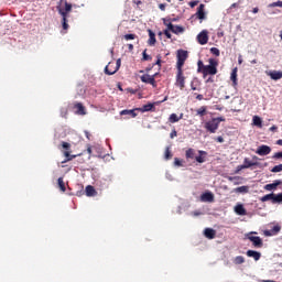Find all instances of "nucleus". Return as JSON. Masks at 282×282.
Returning a JSON list of instances; mask_svg holds the SVG:
<instances>
[{
  "mask_svg": "<svg viewBox=\"0 0 282 282\" xmlns=\"http://www.w3.org/2000/svg\"><path fill=\"white\" fill-rule=\"evenodd\" d=\"M153 109V104L144 105L142 111H151Z\"/></svg>",
  "mask_w": 282,
  "mask_h": 282,
  "instance_id": "ea45409f",
  "label": "nucleus"
},
{
  "mask_svg": "<svg viewBox=\"0 0 282 282\" xmlns=\"http://www.w3.org/2000/svg\"><path fill=\"white\" fill-rule=\"evenodd\" d=\"M207 108L206 106H203L196 110L197 116H200V118H204L206 116Z\"/></svg>",
  "mask_w": 282,
  "mask_h": 282,
  "instance_id": "473e14b6",
  "label": "nucleus"
},
{
  "mask_svg": "<svg viewBox=\"0 0 282 282\" xmlns=\"http://www.w3.org/2000/svg\"><path fill=\"white\" fill-rule=\"evenodd\" d=\"M210 54H213L214 56H219V54H220L219 48H217V47H212V48H210Z\"/></svg>",
  "mask_w": 282,
  "mask_h": 282,
  "instance_id": "a19ab883",
  "label": "nucleus"
},
{
  "mask_svg": "<svg viewBox=\"0 0 282 282\" xmlns=\"http://www.w3.org/2000/svg\"><path fill=\"white\" fill-rule=\"evenodd\" d=\"M175 166H182V161L177 158L174 159Z\"/></svg>",
  "mask_w": 282,
  "mask_h": 282,
  "instance_id": "09e8293b",
  "label": "nucleus"
},
{
  "mask_svg": "<svg viewBox=\"0 0 282 282\" xmlns=\"http://www.w3.org/2000/svg\"><path fill=\"white\" fill-rule=\"evenodd\" d=\"M278 130H279V127H276V126H272L271 128H269V131H272V132L278 131Z\"/></svg>",
  "mask_w": 282,
  "mask_h": 282,
  "instance_id": "4d7b16f0",
  "label": "nucleus"
},
{
  "mask_svg": "<svg viewBox=\"0 0 282 282\" xmlns=\"http://www.w3.org/2000/svg\"><path fill=\"white\" fill-rule=\"evenodd\" d=\"M269 8H282V1H276L269 4Z\"/></svg>",
  "mask_w": 282,
  "mask_h": 282,
  "instance_id": "58836bf2",
  "label": "nucleus"
},
{
  "mask_svg": "<svg viewBox=\"0 0 282 282\" xmlns=\"http://www.w3.org/2000/svg\"><path fill=\"white\" fill-rule=\"evenodd\" d=\"M235 265H241V263H246V258L243 256H238L234 259Z\"/></svg>",
  "mask_w": 282,
  "mask_h": 282,
  "instance_id": "2f4dec72",
  "label": "nucleus"
},
{
  "mask_svg": "<svg viewBox=\"0 0 282 282\" xmlns=\"http://www.w3.org/2000/svg\"><path fill=\"white\" fill-rule=\"evenodd\" d=\"M87 153H88L89 155H91V148H90V145H88V148H87Z\"/></svg>",
  "mask_w": 282,
  "mask_h": 282,
  "instance_id": "e2e57ef3",
  "label": "nucleus"
},
{
  "mask_svg": "<svg viewBox=\"0 0 282 282\" xmlns=\"http://www.w3.org/2000/svg\"><path fill=\"white\" fill-rule=\"evenodd\" d=\"M252 12L253 14H257L259 12V8H253Z\"/></svg>",
  "mask_w": 282,
  "mask_h": 282,
  "instance_id": "0e129e2a",
  "label": "nucleus"
},
{
  "mask_svg": "<svg viewBox=\"0 0 282 282\" xmlns=\"http://www.w3.org/2000/svg\"><path fill=\"white\" fill-rule=\"evenodd\" d=\"M128 48H129L130 52H133V44H129Z\"/></svg>",
  "mask_w": 282,
  "mask_h": 282,
  "instance_id": "bf43d9fd",
  "label": "nucleus"
},
{
  "mask_svg": "<svg viewBox=\"0 0 282 282\" xmlns=\"http://www.w3.org/2000/svg\"><path fill=\"white\" fill-rule=\"evenodd\" d=\"M267 76H270L272 80H281L282 72L281 70H265Z\"/></svg>",
  "mask_w": 282,
  "mask_h": 282,
  "instance_id": "2eb2a0df",
  "label": "nucleus"
},
{
  "mask_svg": "<svg viewBox=\"0 0 282 282\" xmlns=\"http://www.w3.org/2000/svg\"><path fill=\"white\" fill-rule=\"evenodd\" d=\"M159 8H160V10H162V12H164V10H166V4L161 3V4H159Z\"/></svg>",
  "mask_w": 282,
  "mask_h": 282,
  "instance_id": "6e6d98bb",
  "label": "nucleus"
},
{
  "mask_svg": "<svg viewBox=\"0 0 282 282\" xmlns=\"http://www.w3.org/2000/svg\"><path fill=\"white\" fill-rule=\"evenodd\" d=\"M166 28H167V31H172L173 30V28H175V25H173V23H171V22H169V24L166 25Z\"/></svg>",
  "mask_w": 282,
  "mask_h": 282,
  "instance_id": "3c124183",
  "label": "nucleus"
},
{
  "mask_svg": "<svg viewBox=\"0 0 282 282\" xmlns=\"http://www.w3.org/2000/svg\"><path fill=\"white\" fill-rule=\"evenodd\" d=\"M235 212L237 213V215H246V208L243 207V205H237L235 207Z\"/></svg>",
  "mask_w": 282,
  "mask_h": 282,
  "instance_id": "c756f323",
  "label": "nucleus"
},
{
  "mask_svg": "<svg viewBox=\"0 0 282 282\" xmlns=\"http://www.w3.org/2000/svg\"><path fill=\"white\" fill-rule=\"evenodd\" d=\"M113 63L110 62L106 67H105V74H107V76H113V74H116V72H118V69H120V65H121V59H117L116 62V66L113 67ZM109 67H113V69H109Z\"/></svg>",
  "mask_w": 282,
  "mask_h": 282,
  "instance_id": "6e6552de",
  "label": "nucleus"
},
{
  "mask_svg": "<svg viewBox=\"0 0 282 282\" xmlns=\"http://www.w3.org/2000/svg\"><path fill=\"white\" fill-rule=\"evenodd\" d=\"M215 142H219L220 144H223L224 142V137H216L214 138Z\"/></svg>",
  "mask_w": 282,
  "mask_h": 282,
  "instance_id": "de8ad7c7",
  "label": "nucleus"
},
{
  "mask_svg": "<svg viewBox=\"0 0 282 282\" xmlns=\"http://www.w3.org/2000/svg\"><path fill=\"white\" fill-rule=\"evenodd\" d=\"M261 282H276L274 280H262Z\"/></svg>",
  "mask_w": 282,
  "mask_h": 282,
  "instance_id": "338daca9",
  "label": "nucleus"
},
{
  "mask_svg": "<svg viewBox=\"0 0 282 282\" xmlns=\"http://www.w3.org/2000/svg\"><path fill=\"white\" fill-rule=\"evenodd\" d=\"M86 195H87V197H96V195H98V192H96V188H94V186L87 185L86 186Z\"/></svg>",
  "mask_w": 282,
  "mask_h": 282,
  "instance_id": "a878e982",
  "label": "nucleus"
},
{
  "mask_svg": "<svg viewBox=\"0 0 282 282\" xmlns=\"http://www.w3.org/2000/svg\"><path fill=\"white\" fill-rule=\"evenodd\" d=\"M156 76L158 73H155L154 75L144 74L140 78L142 83H145V85H152V87H158V82H155Z\"/></svg>",
  "mask_w": 282,
  "mask_h": 282,
  "instance_id": "0eeeda50",
  "label": "nucleus"
},
{
  "mask_svg": "<svg viewBox=\"0 0 282 282\" xmlns=\"http://www.w3.org/2000/svg\"><path fill=\"white\" fill-rule=\"evenodd\" d=\"M247 257H251L252 259H254V261H259V259H261V252L254 251V250H248Z\"/></svg>",
  "mask_w": 282,
  "mask_h": 282,
  "instance_id": "393cba45",
  "label": "nucleus"
},
{
  "mask_svg": "<svg viewBox=\"0 0 282 282\" xmlns=\"http://www.w3.org/2000/svg\"><path fill=\"white\" fill-rule=\"evenodd\" d=\"M249 188L248 186H240V187H236L234 189V193H248Z\"/></svg>",
  "mask_w": 282,
  "mask_h": 282,
  "instance_id": "f704fd0d",
  "label": "nucleus"
},
{
  "mask_svg": "<svg viewBox=\"0 0 282 282\" xmlns=\"http://www.w3.org/2000/svg\"><path fill=\"white\" fill-rule=\"evenodd\" d=\"M58 13L62 17L63 30H68L69 29V24H67V17H68L69 12L65 11V9H63V8H58Z\"/></svg>",
  "mask_w": 282,
  "mask_h": 282,
  "instance_id": "1a4fd4ad",
  "label": "nucleus"
},
{
  "mask_svg": "<svg viewBox=\"0 0 282 282\" xmlns=\"http://www.w3.org/2000/svg\"><path fill=\"white\" fill-rule=\"evenodd\" d=\"M148 34H149L148 44L151 47H153V45H155V43L158 42V40H155V34L151 29L148 30Z\"/></svg>",
  "mask_w": 282,
  "mask_h": 282,
  "instance_id": "4be33fe9",
  "label": "nucleus"
},
{
  "mask_svg": "<svg viewBox=\"0 0 282 282\" xmlns=\"http://www.w3.org/2000/svg\"><path fill=\"white\" fill-rule=\"evenodd\" d=\"M171 32H173V34H182V32H184V28H182L180 25H174V28Z\"/></svg>",
  "mask_w": 282,
  "mask_h": 282,
  "instance_id": "c9c22d12",
  "label": "nucleus"
},
{
  "mask_svg": "<svg viewBox=\"0 0 282 282\" xmlns=\"http://www.w3.org/2000/svg\"><path fill=\"white\" fill-rule=\"evenodd\" d=\"M196 100H204V95H197Z\"/></svg>",
  "mask_w": 282,
  "mask_h": 282,
  "instance_id": "13d9d810",
  "label": "nucleus"
},
{
  "mask_svg": "<svg viewBox=\"0 0 282 282\" xmlns=\"http://www.w3.org/2000/svg\"><path fill=\"white\" fill-rule=\"evenodd\" d=\"M237 72H238V68L235 67L230 74V80L232 82L231 85H232V87H235V89H237V86L239 85L238 79H237Z\"/></svg>",
  "mask_w": 282,
  "mask_h": 282,
  "instance_id": "a211bd4d",
  "label": "nucleus"
},
{
  "mask_svg": "<svg viewBox=\"0 0 282 282\" xmlns=\"http://www.w3.org/2000/svg\"><path fill=\"white\" fill-rule=\"evenodd\" d=\"M184 118V113H181L180 117L176 113H172L169 117V122L175 124V122H180Z\"/></svg>",
  "mask_w": 282,
  "mask_h": 282,
  "instance_id": "b1692460",
  "label": "nucleus"
},
{
  "mask_svg": "<svg viewBox=\"0 0 282 282\" xmlns=\"http://www.w3.org/2000/svg\"><path fill=\"white\" fill-rule=\"evenodd\" d=\"M249 241H251L254 248H263V240L259 236H249Z\"/></svg>",
  "mask_w": 282,
  "mask_h": 282,
  "instance_id": "ddd939ff",
  "label": "nucleus"
},
{
  "mask_svg": "<svg viewBox=\"0 0 282 282\" xmlns=\"http://www.w3.org/2000/svg\"><path fill=\"white\" fill-rule=\"evenodd\" d=\"M251 166H259V163L252 162L249 159H245L243 165L241 166V169H251Z\"/></svg>",
  "mask_w": 282,
  "mask_h": 282,
  "instance_id": "cd10ccee",
  "label": "nucleus"
},
{
  "mask_svg": "<svg viewBox=\"0 0 282 282\" xmlns=\"http://www.w3.org/2000/svg\"><path fill=\"white\" fill-rule=\"evenodd\" d=\"M191 89H192V91H197V86H195V83H191Z\"/></svg>",
  "mask_w": 282,
  "mask_h": 282,
  "instance_id": "603ef678",
  "label": "nucleus"
},
{
  "mask_svg": "<svg viewBox=\"0 0 282 282\" xmlns=\"http://www.w3.org/2000/svg\"><path fill=\"white\" fill-rule=\"evenodd\" d=\"M198 3H199V1H192V2H189V7L195 8V6H197Z\"/></svg>",
  "mask_w": 282,
  "mask_h": 282,
  "instance_id": "864d4df0",
  "label": "nucleus"
},
{
  "mask_svg": "<svg viewBox=\"0 0 282 282\" xmlns=\"http://www.w3.org/2000/svg\"><path fill=\"white\" fill-rule=\"evenodd\" d=\"M197 72H198V74H203L204 73V69H205V67H206V65H204V62H202V59H199L198 62H197Z\"/></svg>",
  "mask_w": 282,
  "mask_h": 282,
  "instance_id": "72a5a7b5",
  "label": "nucleus"
},
{
  "mask_svg": "<svg viewBox=\"0 0 282 282\" xmlns=\"http://www.w3.org/2000/svg\"><path fill=\"white\" fill-rule=\"evenodd\" d=\"M206 83H214L213 77H209Z\"/></svg>",
  "mask_w": 282,
  "mask_h": 282,
  "instance_id": "69168bd1",
  "label": "nucleus"
},
{
  "mask_svg": "<svg viewBox=\"0 0 282 282\" xmlns=\"http://www.w3.org/2000/svg\"><path fill=\"white\" fill-rule=\"evenodd\" d=\"M123 39H124L126 41H133V40L137 39V35L133 34V33H130V34L123 35Z\"/></svg>",
  "mask_w": 282,
  "mask_h": 282,
  "instance_id": "e433bc0d",
  "label": "nucleus"
},
{
  "mask_svg": "<svg viewBox=\"0 0 282 282\" xmlns=\"http://www.w3.org/2000/svg\"><path fill=\"white\" fill-rule=\"evenodd\" d=\"M282 164L275 165L271 169V173H281Z\"/></svg>",
  "mask_w": 282,
  "mask_h": 282,
  "instance_id": "4c0bfd02",
  "label": "nucleus"
},
{
  "mask_svg": "<svg viewBox=\"0 0 282 282\" xmlns=\"http://www.w3.org/2000/svg\"><path fill=\"white\" fill-rule=\"evenodd\" d=\"M135 111H140V109H133V110H122L120 112V116H130V118H135L138 116V113H135Z\"/></svg>",
  "mask_w": 282,
  "mask_h": 282,
  "instance_id": "bb28decb",
  "label": "nucleus"
},
{
  "mask_svg": "<svg viewBox=\"0 0 282 282\" xmlns=\"http://www.w3.org/2000/svg\"><path fill=\"white\" fill-rule=\"evenodd\" d=\"M164 35L166 36V39H171V32L169 30L164 31Z\"/></svg>",
  "mask_w": 282,
  "mask_h": 282,
  "instance_id": "5fc2aeb1",
  "label": "nucleus"
},
{
  "mask_svg": "<svg viewBox=\"0 0 282 282\" xmlns=\"http://www.w3.org/2000/svg\"><path fill=\"white\" fill-rule=\"evenodd\" d=\"M171 158H173V154L171 153V150L169 148H166V150H165V160H171Z\"/></svg>",
  "mask_w": 282,
  "mask_h": 282,
  "instance_id": "79ce46f5",
  "label": "nucleus"
},
{
  "mask_svg": "<svg viewBox=\"0 0 282 282\" xmlns=\"http://www.w3.org/2000/svg\"><path fill=\"white\" fill-rule=\"evenodd\" d=\"M273 160H282V151L281 152H275L272 156Z\"/></svg>",
  "mask_w": 282,
  "mask_h": 282,
  "instance_id": "37998d69",
  "label": "nucleus"
},
{
  "mask_svg": "<svg viewBox=\"0 0 282 282\" xmlns=\"http://www.w3.org/2000/svg\"><path fill=\"white\" fill-rule=\"evenodd\" d=\"M197 156V152L195 151V149H187L185 152V158L186 160H195V158Z\"/></svg>",
  "mask_w": 282,
  "mask_h": 282,
  "instance_id": "5701e85b",
  "label": "nucleus"
},
{
  "mask_svg": "<svg viewBox=\"0 0 282 282\" xmlns=\"http://www.w3.org/2000/svg\"><path fill=\"white\" fill-rule=\"evenodd\" d=\"M153 57L151 55L147 54V51H143V61H152Z\"/></svg>",
  "mask_w": 282,
  "mask_h": 282,
  "instance_id": "a18cd8bd",
  "label": "nucleus"
},
{
  "mask_svg": "<svg viewBox=\"0 0 282 282\" xmlns=\"http://www.w3.org/2000/svg\"><path fill=\"white\" fill-rule=\"evenodd\" d=\"M198 154L199 155H196L195 158L196 162H198V164H204V162H206V155H208V153L206 151L199 150Z\"/></svg>",
  "mask_w": 282,
  "mask_h": 282,
  "instance_id": "6ab92c4d",
  "label": "nucleus"
},
{
  "mask_svg": "<svg viewBox=\"0 0 282 282\" xmlns=\"http://www.w3.org/2000/svg\"><path fill=\"white\" fill-rule=\"evenodd\" d=\"M61 147L62 148L59 149L63 152L64 156L66 158V162H72V160H75V158H77V155L72 154L70 143L63 141Z\"/></svg>",
  "mask_w": 282,
  "mask_h": 282,
  "instance_id": "7ed1b4c3",
  "label": "nucleus"
},
{
  "mask_svg": "<svg viewBox=\"0 0 282 282\" xmlns=\"http://www.w3.org/2000/svg\"><path fill=\"white\" fill-rule=\"evenodd\" d=\"M170 138L173 140V138H177V131L176 130H172V132L170 133Z\"/></svg>",
  "mask_w": 282,
  "mask_h": 282,
  "instance_id": "8fccbe9b",
  "label": "nucleus"
},
{
  "mask_svg": "<svg viewBox=\"0 0 282 282\" xmlns=\"http://www.w3.org/2000/svg\"><path fill=\"white\" fill-rule=\"evenodd\" d=\"M74 109H76L75 113H77V116H85V106H83V104L77 102L74 105Z\"/></svg>",
  "mask_w": 282,
  "mask_h": 282,
  "instance_id": "412c9836",
  "label": "nucleus"
},
{
  "mask_svg": "<svg viewBox=\"0 0 282 282\" xmlns=\"http://www.w3.org/2000/svg\"><path fill=\"white\" fill-rule=\"evenodd\" d=\"M58 188L62 191V193H65L67 188L65 187V181H63V177H59L57 180Z\"/></svg>",
  "mask_w": 282,
  "mask_h": 282,
  "instance_id": "7c9ffc66",
  "label": "nucleus"
},
{
  "mask_svg": "<svg viewBox=\"0 0 282 282\" xmlns=\"http://www.w3.org/2000/svg\"><path fill=\"white\" fill-rule=\"evenodd\" d=\"M281 232V226L275 225L272 227V229H267L263 231L264 237H274L275 235H279Z\"/></svg>",
  "mask_w": 282,
  "mask_h": 282,
  "instance_id": "9b49d317",
  "label": "nucleus"
},
{
  "mask_svg": "<svg viewBox=\"0 0 282 282\" xmlns=\"http://www.w3.org/2000/svg\"><path fill=\"white\" fill-rule=\"evenodd\" d=\"M206 6L205 4H199L197 8L196 13L194 14V17H196V19H198L199 21H204L206 19Z\"/></svg>",
  "mask_w": 282,
  "mask_h": 282,
  "instance_id": "9d476101",
  "label": "nucleus"
},
{
  "mask_svg": "<svg viewBox=\"0 0 282 282\" xmlns=\"http://www.w3.org/2000/svg\"><path fill=\"white\" fill-rule=\"evenodd\" d=\"M226 122V118L217 117L212 118V120L205 122L204 129H206L207 133H217V129H219V123Z\"/></svg>",
  "mask_w": 282,
  "mask_h": 282,
  "instance_id": "f257e3e1",
  "label": "nucleus"
},
{
  "mask_svg": "<svg viewBox=\"0 0 282 282\" xmlns=\"http://www.w3.org/2000/svg\"><path fill=\"white\" fill-rule=\"evenodd\" d=\"M209 65H205V68L203 70V76L206 78V76H215L217 74V67L219 66V62L215 58L208 59Z\"/></svg>",
  "mask_w": 282,
  "mask_h": 282,
  "instance_id": "f03ea898",
  "label": "nucleus"
},
{
  "mask_svg": "<svg viewBox=\"0 0 282 282\" xmlns=\"http://www.w3.org/2000/svg\"><path fill=\"white\" fill-rule=\"evenodd\" d=\"M176 87H178L181 90L186 87V77L184 76V69H176Z\"/></svg>",
  "mask_w": 282,
  "mask_h": 282,
  "instance_id": "423d86ee",
  "label": "nucleus"
},
{
  "mask_svg": "<svg viewBox=\"0 0 282 282\" xmlns=\"http://www.w3.org/2000/svg\"><path fill=\"white\" fill-rule=\"evenodd\" d=\"M176 58V69H183L184 63H186V58H188V51L178 50Z\"/></svg>",
  "mask_w": 282,
  "mask_h": 282,
  "instance_id": "20e7f679",
  "label": "nucleus"
},
{
  "mask_svg": "<svg viewBox=\"0 0 282 282\" xmlns=\"http://www.w3.org/2000/svg\"><path fill=\"white\" fill-rule=\"evenodd\" d=\"M224 36V32H218V37L221 39Z\"/></svg>",
  "mask_w": 282,
  "mask_h": 282,
  "instance_id": "774afa93",
  "label": "nucleus"
},
{
  "mask_svg": "<svg viewBox=\"0 0 282 282\" xmlns=\"http://www.w3.org/2000/svg\"><path fill=\"white\" fill-rule=\"evenodd\" d=\"M276 144H278L279 147H282V139H279V140L276 141Z\"/></svg>",
  "mask_w": 282,
  "mask_h": 282,
  "instance_id": "680f3d73",
  "label": "nucleus"
},
{
  "mask_svg": "<svg viewBox=\"0 0 282 282\" xmlns=\"http://www.w3.org/2000/svg\"><path fill=\"white\" fill-rule=\"evenodd\" d=\"M64 12H72V3L65 2Z\"/></svg>",
  "mask_w": 282,
  "mask_h": 282,
  "instance_id": "c03bdc74",
  "label": "nucleus"
},
{
  "mask_svg": "<svg viewBox=\"0 0 282 282\" xmlns=\"http://www.w3.org/2000/svg\"><path fill=\"white\" fill-rule=\"evenodd\" d=\"M199 45H206L208 43V31L204 30L197 35Z\"/></svg>",
  "mask_w": 282,
  "mask_h": 282,
  "instance_id": "4468645a",
  "label": "nucleus"
},
{
  "mask_svg": "<svg viewBox=\"0 0 282 282\" xmlns=\"http://www.w3.org/2000/svg\"><path fill=\"white\" fill-rule=\"evenodd\" d=\"M252 122H253L254 127H259V129H261L263 127V120L259 116H253Z\"/></svg>",
  "mask_w": 282,
  "mask_h": 282,
  "instance_id": "c85d7f7f",
  "label": "nucleus"
},
{
  "mask_svg": "<svg viewBox=\"0 0 282 282\" xmlns=\"http://www.w3.org/2000/svg\"><path fill=\"white\" fill-rule=\"evenodd\" d=\"M204 235L206 239H215V237H217V231L213 228H205Z\"/></svg>",
  "mask_w": 282,
  "mask_h": 282,
  "instance_id": "f3484780",
  "label": "nucleus"
},
{
  "mask_svg": "<svg viewBox=\"0 0 282 282\" xmlns=\"http://www.w3.org/2000/svg\"><path fill=\"white\" fill-rule=\"evenodd\" d=\"M281 180H275L273 183L264 185V191H276L278 186H281Z\"/></svg>",
  "mask_w": 282,
  "mask_h": 282,
  "instance_id": "dca6fc26",
  "label": "nucleus"
},
{
  "mask_svg": "<svg viewBox=\"0 0 282 282\" xmlns=\"http://www.w3.org/2000/svg\"><path fill=\"white\" fill-rule=\"evenodd\" d=\"M200 199H202V202L213 203V202H215V195H213V193H210V192H207V193L202 194Z\"/></svg>",
  "mask_w": 282,
  "mask_h": 282,
  "instance_id": "aec40b11",
  "label": "nucleus"
},
{
  "mask_svg": "<svg viewBox=\"0 0 282 282\" xmlns=\"http://www.w3.org/2000/svg\"><path fill=\"white\" fill-rule=\"evenodd\" d=\"M62 118H67V110H65L64 112H62Z\"/></svg>",
  "mask_w": 282,
  "mask_h": 282,
  "instance_id": "052dcab7",
  "label": "nucleus"
},
{
  "mask_svg": "<svg viewBox=\"0 0 282 282\" xmlns=\"http://www.w3.org/2000/svg\"><path fill=\"white\" fill-rule=\"evenodd\" d=\"M156 62H155V65H158L159 67H162V56L158 55L156 56Z\"/></svg>",
  "mask_w": 282,
  "mask_h": 282,
  "instance_id": "49530a36",
  "label": "nucleus"
},
{
  "mask_svg": "<svg viewBox=\"0 0 282 282\" xmlns=\"http://www.w3.org/2000/svg\"><path fill=\"white\" fill-rule=\"evenodd\" d=\"M257 155H270V153H272V148H270V145H260L257 151H256Z\"/></svg>",
  "mask_w": 282,
  "mask_h": 282,
  "instance_id": "f8f14e48",
  "label": "nucleus"
},
{
  "mask_svg": "<svg viewBox=\"0 0 282 282\" xmlns=\"http://www.w3.org/2000/svg\"><path fill=\"white\" fill-rule=\"evenodd\" d=\"M260 202H272L273 204H281L282 202V193L280 194H267L260 198Z\"/></svg>",
  "mask_w": 282,
  "mask_h": 282,
  "instance_id": "39448f33",
  "label": "nucleus"
}]
</instances>
